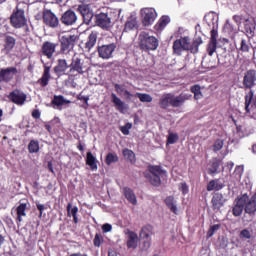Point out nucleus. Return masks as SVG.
<instances>
[{
  "instance_id": "32",
  "label": "nucleus",
  "mask_w": 256,
  "mask_h": 256,
  "mask_svg": "<svg viewBox=\"0 0 256 256\" xmlns=\"http://www.w3.org/2000/svg\"><path fill=\"white\" fill-rule=\"evenodd\" d=\"M203 45V39L201 37H197L193 40L192 45L189 44V50L190 53L193 55H196V53H199V46Z\"/></svg>"
},
{
  "instance_id": "14",
  "label": "nucleus",
  "mask_w": 256,
  "mask_h": 256,
  "mask_svg": "<svg viewBox=\"0 0 256 256\" xmlns=\"http://www.w3.org/2000/svg\"><path fill=\"white\" fill-rule=\"evenodd\" d=\"M245 111L251 113L253 119H256V96L253 97V91L245 96Z\"/></svg>"
},
{
  "instance_id": "7",
  "label": "nucleus",
  "mask_w": 256,
  "mask_h": 256,
  "mask_svg": "<svg viewBox=\"0 0 256 256\" xmlns=\"http://www.w3.org/2000/svg\"><path fill=\"white\" fill-rule=\"evenodd\" d=\"M189 45H191V38L189 36L181 37L173 42V53L178 57L183 55V51H189Z\"/></svg>"
},
{
  "instance_id": "51",
  "label": "nucleus",
  "mask_w": 256,
  "mask_h": 256,
  "mask_svg": "<svg viewBox=\"0 0 256 256\" xmlns=\"http://www.w3.org/2000/svg\"><path fill=\"white\" fill-rule=\"evenodd\" d=\"M240 239H251V232L248 229H243L240 232Z\"/></svg>"
},
{
  "instance_id": "37",
  "label": "nucleus",
  "mask_w": 256,
  "mask_h": 256,
  "mask_svg": "<svg viewBox=\"0 0 256 256\" xmlns=\"http://www.w3.org/2000/svg\"><path fill=\"white\" fill-rule=\"evenodd\" d=\"M219 167H221V161H219V159L213 160L208 170L209 175H215V173H218Z\"/></svg>"
},
{
  "instance_id": "26",
  "label": "nucleus",
  "mask_w": 256,
  "mask_h": 256,
  "mask_svg": "<svg viewBox=\"0 0 256 256\" xmlns=\"http://www.w3.org/2000/svg\"><path fill=\"white\" fill-rule=\"evenodd\" d=\"M78 13L82 15L85 23H90L91 20L93 19V12L87 7L86 5H80L77 8Z\"/></svg>"
},
{
  "instance_id": "45",
  "label": "nucleus",
  "mask_w": 256,
  "mask_h": 256,
  "mask_svg": "<svg viewBox=\"0 0 256 256\" xmlns=\"http://www.w3.org/2000/svg\"><path fill=\"white\" fill-rule=\"evenodd\" d=\"M118 161H119V156L113 153H108L105 159L106 165H111V163H117Z\"/></svg>"
},
{
  "instance_id": "18",
  "label": "nucleus",
  "mask_w": 256,
  "mask_h": 256,
  "mask_svg": "<svg viewBox=\"0 0 256 256\" xmlns=\"http://www.w3.org/2000/svg\"><path fill=\"white\" fill-rule=\"evenodd\" d=\"M69 69H71V64L67 63L66 59H58L53 71L57 77H63V75H67Z\"/></svg>"
},
{
  "instance_id": "58",
  "label": "nucleus",
  "mask_w": 256,
  "mask_h": 256,
  "mask_svg": "<svg viewBox=\"0 0 256 256\" xmlns=\"http://www.w3.org/2000/svg\"><path fill=\"white\" fill-rule=\"evenodd\" d=\"M111 229H113V226H111V224L106 223L102 226L103 233H109Z\"/></svg>"
},
{
  "instance_id": "42",
  "label": "nucleus",
  "mask_w": 256,
  "mask_h": 256,
  "mask_svg": "<svg viewBox=\"0 0 256 256\" xmlns=\"http://www.w3.org/2000/svg\"><path fill=\"white\" fill-rule=\"evenodd\" d=\"M122 155L125 157V159H127L128 161H130L131 163H133V161H135V152H133L130 149L125 148L122 151Z\"/></svg>"
},
{
  "instance_id": "56",
  "label": "nucleus",
  "mask_w": 256,
  "mask_h": 256,
  "mask_svg": "<svg viewBox=\"0 0 256 256\" xmlns=\"http://www.w3.org/2000/svg\"><path fill=\"white\" fill-rule=\"evenodd\" d=\"M233 21L237 23V25H241L243 23V16L241 15H234L233 16Z\"/></svg>"
},
{
  "instance_id": "62",
  "label": "nucleus",
  "mask_w": 256,
  "mask_h": 256,
  "mask_svg": "<svg viewBox=\"0 0 256 256\" xmlns=\"http://www.w3.org/2000/svg\"><path fill=\"white\" fill-rule=\"evenodd\" d=\"M48 170L50 171V173H53V175H55V170L53 169V162L48 161Z\"/></svg>"
},
{
  "instance_id": "44",
  "label": "nucleus",
  "mask_w": 256,
  "mask_h": 256,
  "mask_svg": "<svg viewBox=\"0 0 256 256\" xmlns=\"http://www.w3.org/2000/svg\"><path fill=\"white\" fill-rule=\"evenodd\" d=\"M179 141V134L170 132L167 137V145H175Z\"/></svg>"
},
{
  "instance_id": "60",
  "label": "nucleus",
  "mask_w": 256,
  "mask_h": 256,
  "mask_svg": "<svg viewBox=\"0 0 256 256\" xmlns=\"http://www.w3.org/2000/svg\"><path fill=\"white\" fill-rule=\"evenodd\" d=\"M72 217H77V213H79V208H77L76 206L73 207L70 211Z\"/></svg>"
},
{
  "instance_id": "6",
  "label": "nucleus",
  "mask_w": 256,
  "mask_h": 256,
  "mask_svg": "<svg viewBox=\"0 0 256 256\" xmlns=\"http://www.w3.org/2000/svg\"><path fill=\"white\" fill-rule=\"evenodd\" d=\"M79 40V36L75 34H66L59 38L60 41V52L63 55H67V53H71L75 48V44Z\"/></svg>"
},
{
  "instance_id": "33",
  "label": "nucleus",
  "mask_w": 256,
  "mask_h": 256,
  "mask_svg": "<svg viewBox=\"0 0 256 256\" xmlns=\"http://www.w3.org/2000/svg\"><path fill=\"white\" fill-rule=\"evenodd\" d=\"M86 165H88L92 171H97V158H95L91 152H87L86 154Z\"/></svg>"
},
{
  "instance_id": "31",
  "label": "nucleus",
  "mask_w": 256,
  "mask_h": 256,
  "mask_svg": "<svg viewBox=\"0 0 256 256\" xmlns=\"http://www.w3.org/2000/svg\"><path fill=\"white\" fill-rule=\"evenodd\" d=\"M71 103L70 100L65 99V96L63 95H54L51 104L54 105V107H61L63 105H69Z\"/></svg>"
},
{
  "instance_id": "3",
  "label": "nucleus",
  "mask_w": 256,
  "mask_h": 256,
  "mask_svg": "<svg viewBox=\"0 0 256 256\" xmlns=\"http://www.w3.org/2000/svg\"><path fill=\"white\" fill-rule=\"evenodd\" d=\"M138 46L142 53L157 51L159 49V39L150 35L149 32H141L138 37Z\"/></svg>"
},
{
  "instance_id": "8",
  "label": "nucleus",
  "mask_w": 256,
  "mask_h": 256,
  "mask_svg": "<svg viewBox=\"0 0 256 256\" xmlns=\"http://www.w3.org/2000/svg\"><path fill=\"white\" fill-rule=\"evenodd\" d=\"M3 39V48L2 53L4 55H9L13 49H15V46L17 45V38L11 34V32H6L2 35Z\"/></svg>"
},
{
  "instance_id": "63",
  "label": "nucleus",
  "mask_w": 256,
  "mask_h": 256,
  "mask_svg": "<svg viewBox=\"0 0 256 256\" xmlns=\"http://www.w3.org/2000/svg\"><path fill=\"white\" fill-rule=\"evenodd\" d=\"M77 149L80 151H85V147L83 146V144L81 143V141H79L78 145H77Z\"/></svg>"
},
{
  "instance_id": "36",
  "label": "nucleus",
  "mask_w": 256,
  "mask_h": 256,
  "mask_svg": "<svg viewBox=\"0 0 256 256\" xmlns=\"http://www.w3.org/2000/svg\"><path fill=\"white\" fill-rule=\"evenodd\" d=\"M151 235H153V226L146 225V226L142 227V229L140 231L141 239H149V237H151Z\"/></svg>"
},
{
  "instance_id": "53",
  "label": "nucleus",
  "mask_w": 256,
  "mask_h": 256,
  "mask_svg": "<svg viewBox=\"0 0 256 256\" xmlns=\"http://www.w3.org/2000/svg\"><path fill=\"white\" fill-rule=\"evenodd\" d=\"M210 41L216 42L217 43V37H219V33L217 32V29L213 28L210 32Z\"/></svg>"
},
{
  "instance_id": "46",
  "label": "nucleus",
  "mask_w": 256,
  "mask_h": 256,
  "mask_svg": "<svg viewBox=\"0 0 256 256\" xmlns=\"http://www.w3.org/2000/svg\"><path fill=\"white\" fill-rule=\"evenodd\" d=\"M135 27H137V20H128L126 23H125V26H124V31L127 33L128 31H133V29H135Z\"/></svg>"
},
{
  "instance_id": "10",
  "label": "nucleus",
  "mask_w": 256,
  "mask_h": 256,
  "mask_svg": "<svg viewBox=\"0 0 256 256\" xmlns=\"http://www.w3.org/2000/svg\"><path fill=\"white\" fill-rule=\"evenodd\" d=\"M247 201H249V195L247 193L235 199V205L232 209V215H234V217H241V215H243V209L245 210V203H247Z\"/></svg>"
},
{
  "instance_id": "30",
  "label": "nucleus",
  "mask_w": 256,
  "mask_h": 256,
  "mask_svg": "<svg viewBox=\"0 0 256 256\" xmlns=\"http://www.w3.org/2000/svg\"><path fill=\"white\" fill-rule=\"evenodd\" d=\"M27 204L26 203H21L17 208H16V213H17V218H16V223L19 225L23 221V217H27Z\"/></svg>"
},
{
  "instance_id": "15",
  "label": "nucleus",
  "mask_w": 256,
  "mask_h": 256,
  "mask_svg": "<svg viewBox=\"0 0 256 256\" xmlns=\"http://www.w3.org/2000/svg\"><path fill=\"white\" fill-rule=\"evenodd\" d=\"M256 83V70L250 69L244 73L242 85L244 89H253Z\"/></svg>"
},
{
  "instance_id": "4",
  "label": "nucleus",
  "mask_w": 256,
  "mask_h": 256,
  "mask_svg": "<svg viewBox=\"0 0 256 256\" xmlns=\"http://www.w3.org/2000/svg\"><path fill=\"white\" fill-rule=\"evenodd\" d=\"M147 171L144 172V177L153 187H159L161 185V177L167 174V171L163 170L161 165H148Z\"/></svg>"
},
{
  "instance_id": "12",
  "label": "nucleus",
  "mask_w": 256,
  "mask_h": 256,
  "mask_svg": "<svg viewBox=\"0 0 256 256\" xmlns=\"http://www.w3.org/2000/svg\"><path fill=\"white\" fill-rule=\"evenodd\" d=\"M95 23L104 31H109L113 25L111 24V17L107 13H100L95 15Z\"/></svg>"
},
{
  "instance_id": "54",
  "label": "nucleus",
  "mask_w": 256,
  "mask_h": 256,
  "mask_svg": "<svg viewBox=\"0 0 256 256\" xmlns=\"http://www.w3.org/2000/svg\"><path fill=\"white\" fill-rule=\"evenodd\" d=\"M236 133L240 137H245V126H236Z\"/></svg>"
},
{
  "instance_id": "9",
  "label": "nucleus",
  "mask_w": 256,
  "mask_h": 256,
  "mask_svg": "<svg viewBox=\"0 0 256 256\" xmlns=\"http://www.w3.org/2000/svg\"><path fill=\"white\" fill-rule=\"evenodd\" d=\"M117 49V44L109 43V44H102L97 47L98 56L100 59H112L113 53Z\"/></svg>"
},
{
  "instance_id": "20",
  "label": "nucleus",
  "mask_w": 256,
  "mask_h": 256,
  "mask_svg": "<svg viewBox=\"0 0 256 256\" xmlns=\"http://www.w3.org/2000/svg\"><path fill=\"white\" fill-rule=\"evenodd\" d=\"M17 73L18 70L16 67L3 68L0 70V81L9 83Z\"/></svg>"
},
{
  "instance_id": "48",
  "label": "nucleus",
  "mask_w": 256,
  "mask_h": 256,
  "mask_svg": "<svg viewBox=\"0 0 256 256\" xmlns=\"http://www.w3.org/2000/svg\"><path fill=\"white\" fill-rule=\"evenodd\" d=\"M78 101H83L84 102V109H87V107H89V96H83L81 94H79L77 96Z\"/></svg>"
},
{
  "instance_id": "40",
  "label": "nucleus",
  "mask_w": 256,
  "mask_h": 256,
  "mask_svg": "<svg viewBox=\"0 0 256 256\" xmlns=\"http://www.w3.org/2000/svg\"><path fill=\"white\" fill-rule=\"evenodd\" d=\"M29 153H39V141L31 140L28 144Z\"/></svg>"
},
{
  "instance_id": "13",
  "label": "nucleus",
  "mask_w": 256,
  "mask_h": 256,
  "mask_svg": "<svg viewBox=\"0 0 256 256\" xmlns=\"http://www.w3.org/2000/svg\"><path fill=\"white\" fill-rule=\"evenodd\" d=\"M142 13V23L144 27L151 26L152 23H155L157 19V12L153 8H144L141 10Z\"/></svg>"
},
{
  "instance_id": "25",
  "label": "nucleus",
  "mask_w": 256,
  "mask_h": 256,
  "mask_svg": "<svg viewBox=\"0 0 256 256\" xmlns=\"http://www.w3.org/2000/svg\"><path fill=\"white\" fill-rule=\"evenodd\" d=\"M99 37V32L97 31H92L88 38H87V41L85 43V49L86 51H91L93 49V47H95V45H97V39Z\"/></svg>"
},
{
  "instance_id": "47",
  "label": "nucleus",
  "mask_w": 256,
  "mask_h": 256,
  "mask_svg": "<svg viewBox=\"0 0 256 256\" xmlns=\"http://www.w3.org/2000/svg\"><path fill=\"white\" fill-rule=\"evenodd\" d=\"M223 145H225V141L222 139H217L212 146L214 153L221 151V149H223Z\"/></svg>"
},
{
  "instance_id": "50",
  "label": "nucleus",
  "mask_w": 256,
  "mask_h": 256,
  "mask_svg": "<svg viewBox=\"0 0 256 256\" xmlns=\"http://www.w3.org/2000/svg\"><path fill=\"white\" fill-rule=\"evenodd\" d=\"M179 191H181L184 195L189 193V185L186 182H182L179 184Z\"/></svg>"
},
{
  "instance_id": "17",
  "label": "nucleus",
  "mask_w": 256,
  "mask_h": 256,
  "mask_svg": "<svg viewBox=\"0 0 256 256\" xmlns=\"http://www.w3.org/2000/svg\"><path fill=\"white\" fill-rule=\"evenodd\" d=\"M57 47H59L58 43L45 41L41 46L40 52L44 57H47V59H51L53 55H55V51L57 50Z\"/></svg>"
},
{
  "instance_id": "21",
  "label": "nucleus",
  "mask_w": 256,
  "mask_h": 256,
  "mask_svg": "<svg viewBox=\"0 0 256 256\" xmlns=\"http://www.w3.org/2000/svg\"><path fill=\"white\" fill-rule=\"evenodd\" d=\"M43 74L40 79H38V85L40 87H47L49 85V81H51V66H49L47 63L43 64Z\"/></svg>"
},
{
  "instance_id": "59",
  "label": "nucleus",
  "mask_w": 256,
  "mask_h": 256,
  "mask_svg": "<svg viewBox=\"0 0 256 256\" xmlns=\"http://www.w3.org/2000/svg\"><path fill=\"white\" fill-rule=\"evenodd\" d=\"M36 207L39 211V217H43V211L45 210V205L43 204H36Z\"/></svg>"
},
{
  "instance_id": "57",
  "label": "nucleus",
  "mask_w": 256,
  "mask_h": 256,
  "mask_svg": "<svg viewBox=\"0 0 256 256\" xmlns=\"http://www.w3.org/2000/svg\"><path fill=\"white\" fill-rule=\"evenodd\" d=\"M32 117L33 119H41V111H39V109H34L32 111Z\"/></svg>"
},
{
  "instance_id": "27",
  "label": "nucleus",
  "mask_w": 256,
  "mask_h": 256,
  "mask_svg": "<svg viewBox=\"0 0 256 256\" xmlns=\"http://www.w3.org/2000/svg\"><path fill=\"white\" fill-rule=\"evenodd\" d=\"M111 99L112 103L116 107L117 111H119V113H125V111H127V104H125V102H123L121 98L117 97V94L112 93Z\"/></svg>"
},
{
  "instance_id": "61",
  "label": "nucleus",
  "mask_w": 256,
  "mask_h": 256,
  "mask_svg": "<svg viewBox=\"0 0 256 256\" xmlns=\"http://www.w3.org/2000/svg\"><path fill=\"white\" fill-rule=\"evenodd\" d=\"M235 173L237 174V175H243V167H241V166H236V168H235Z\"/></svg>"
},
{
  "instance_id": "52",
  "label": "nucleus",
  "mask_w": 256,
  "mask_h": 256,
  "mask_svg": "<svg viewBox=\"0 0 256 256\" xmlns=\"http://www.w3.org/2000/svg\"><path fill=\"white\" fill-rule=\"evenodd\" d=\"M103 239V237H101V235L99 234H95L93 243H94V247H101V240Z\"/></svg>"
},
{
  "instance_id": "64",
  "label": "nucleus",
  "mask_w": 256,
  "mask_h": 256,
  "mask_svg": "<svg viewBox=\"0 0 256 256\" xmlns=\"http://www.w3.org/2000/svg\"><path fill=\"white\" fill-rule=\"evenodd\" d=\"M219 41L220 43H223V45H227L229 43V39L227 38H220Z\"/></svg>"
},
{
  "instance_id": "22",
  "label": "nucleus",
  "mask_w": 256,
  "mask_h": 256,
  "mask_svg": "<svg viewBox=\"0 0 256 256\" xmlns=\"http://www.w3.org/2000/svg\"><path fill=\"white\" fill-rule=\"evenodd\" d=\"M9 98L12 103H15L16 105H24L25 101H27V94L19 90H14L10 93Z\"/></svg>"
},
{
  "instance_id": "23",
  "label": "nucleus",
  "mask_w": 256,
  "mask_h": 256,
  "mask_svg": "<svg viewBox=\"0 0 256 256\" xmlns=\"http://www.w3.org/2000/svg\"><path fill=\"white\" fill-rule=\"evenodd\" d=\"M213 211H219L225 205V198L222 193H215L211 199Z\"/></svg>"
},
{
  "instance_id": "39",
  "label": "nucleus",
  "mask_w": 256,
  "mask_h": 256,
  "mask_svg": "<svg viewBox=\"0 0 256 256\" xmlns=\"http://www.w3.org/2000/svg\"><path fill=\"white\" fill-rule=\"evenodd\" d=\"M250 45L251 43H249V40L242 38L240 42L239 51H241L242 53H249V50L251 49Z\"/></svg>"
},
{
  "instance_id": "35",
  "label": "nucleus",
  "mask_w": 256,
  "mask_h": 256,
  "mask_svg": "<svg viewBox=\"0 0 256 256\" xmlns=\"http://www.w3.org/2000/svg\"><path fill=\"white\" fill-rule=\"evenodd\" d=\"M164 203L172 213L177 215V205H175V197L167 196L164 200Z\"/></svg>"
},
{
  "instance_id": "28",
  "label": "nucleus",
  "mask_w": 256,
  "mask_h": 256,
  "mask_svg": "<svg viewBox=\"0 0 256 256\" xmlns=\"http://www.w3.org/2000/svg\"><path fill=\"white\" fill-rule=\"evenodd\" d=\"M225 187V182L221 179H214L211 180L208 184H207V191H221V189H223Z\"/></svg>"
},
{
  "instance_id": "5",
  "label": "nucleus",
  "mask_w": 256,
  "mask_h": 256,
  "mask_svg": "<svg viewBox=\"0 0 256 256\" xmlns=\"http://www.w3.org/2000/svg\"><path fill=\"white\" fill-rule=\"evenodd\" d=\"M10 25L14 29H23L27 27V17L25 16V9L16 6V9L13 10L10 16Z\"/></svg>"
},
{
  "instance_id": "41",
  "label": "nucleus",
  "mask_w": 256,
  "mask_h": 256,
  "mask_svg": "<svg viewBox=\"0 0 256 256\" xmlns=\"http://www.w3.org/2000/svg\"><path fill=\"white\" fill-rule=\"evenodd\" d=\"M136 97H138L141 103H151L153 101V97L147 93H136Z\"/></svg>"
},
{
  "instance_id": "19",
  "label": "nucleus",
  "mask_w": 256,
  "mask_h": 256,
  "mask_svg": "<svg viewBox=\"0 0 256 256\" xmlns=\"http://www.w3.org/2000/svg\"><path fill=\"white\" fill-rule=\"evenodd\" d=\"M125 235L127 237L126 247L128 249H136L139 245V235L130 229L125 230Z\"/></svg>"
},
{
  "instance_id": "49",
  "label": "nucleus",
  "mask_w": 256,
  "mask_h": 256,
  "mask_svg": "<svg viewBox=\"0 0 256 256\" xmlns=\"http://www.w3.org/2000/svg\"><path fill=\"white\" fill-rule=\"evenodd\" d=\"M131 127H133V124L126 123L124 126L120 127V131L123 135H129V129H131Z\"/></svg>"
},
{
  "instance_id": "1",
  "label": "nucleus",
  "mask_w": 256,
  "mask_h": 256,
  "mask_svg": "<svg viewBox=\"0 0 256 256\" xmlns=\"http://www.w3.org/2000/svg\"><path fill=\"white\" fill-rule=\"evenodd\" d=\"M192 95L187 93H181L178 96H175L173 93H167L162 95L159 99V105L161 109H169V107H173L177 109L179 107H183L185 105V101H189Z\"/></svg>"
},
{
  "instance_id": "43",
  "label": "nucleus",
  "mask_w": 256,
  "mask_h": 256,
  "mask_svg": "<svg viewBox=\"0 0 256 256\" xmlns=\"http://www.w3.org/2000/svg\"><path fill=\"white\" fill-rule=\"evenodd\" d=\"M215 51H217V42H213L210 40L207 45V53L209 57H213V55L215 54Z\"/></svg>"
},
{
  "instance_id": "34",
  "label": "nucleus",
  "mask_w": 256,
  "mask_h": 256,
  "mask_svg": "<svg viewBox=\"0 0 256 256\" xmlns=\"http://www.w3.org/2000/svg\"><path fill=\"white\" fill-rule=\"evenodd\" d=\"M124 195L129 203L132 205H137V196H135V192H133L131 188L125 187Z\"/></svg>"
},
{
  "instance_id": "2",
  "label": "nucleus",
  "mask_w": 256,
  "mask_h": 256,
  "mask_svg": "<svg viewBox=\"0 0 256 256\" xmlns=\"http://www.w3.org/2000/svg\"><path fill=\"white\" fill-rule=\"evenodd\" d=\"M85 73H89V62L81 55H74L71 59L70 69L66 75L69 79H77V77H81Z\"/></svg>"
},
{
  "instance_id": "24",
  "label": "nucleus",
  "mask_w": 256,
  "mask_h": 256,
  "mask_svg": "<svg viewBox=\"0 0 256 256\" xmlns=\"http://www.w3.org/2000/svg\"><path fill=\"white\" fill-rule=\"evenodd\" d=\"M244 211L248 215H255L256 213V193L249 198L248 196V201L244 204Z\"/></svg>"
},
{
  "instance_id": "38",
  "label": "nucleus",
  "mask_w": 256,
  "mask_h": 256,
  "mask_svg": "<svg viewBox=\"0 0 256 256\" xmlns=\"http://www.w3.org/2000/svg\"><path fill=\"white\" fill-rule=\"evenodd\" d=\"M191 93L194 94V99L199 101V99H203V93L201 92V86L194 85L190 88Z\"/></svg>"
},
{
  "instance_id": "16",
  "label": "nucleus",
  "mask_w": 256,
  "mask_h": 256,
  "mask_svg": "<svg viewBox=\"0 0 256 256\" xmlns=\"http://www.w3.org/2000/svg\"><path fill=\"white\" fill-rule=\"evenodd\" d=\"M60 21L65 27H73L77 23V14L75 11L69 9L62 14Z\"/></svg>"
},
{
  "instance_id": "29",
  "label": "nucleus",
  "mask_w": 256,
  "mask_h": 256,
  "mask_svg": "<svg viewBox=\"0 0 256 256\" xmlns=\"http://www.w3.org/2000/svg\"><path fill=\"white\" fill-rule=\"evenodd\" d=\"M171 23V18L167 15L162 16L158 22L154 25V29L157 31V33H161Z\"/></svg>"
},
{
  "instance_id": "11",
  "label": "nucleus",
  "mask_w": 256,
  "mask_h": 256,
  "mask_svg": "<svg viewBox=\"0 0 256 256\" xmlns=\"http://www.w3.org/2000/svg\"><path fill=\"white\" fill-rule=\"evenodd\" d=\"M42 19L44 25H47V27H51L52 29H57V27H59V18L50 9H45L43 11Z\"/></svg>"
},
{
  "instance_id": "55",
  "label": "nucleus",
  "mask_w": 256,
  "mask_h": 256,
  "mask_svg": "<svg viewBox=\"0 0 256 256\" xmlns=\"http://www.w3.org/2000/svg\"><path fill=\"white\" fill-rule=\"evenodd\" d=\"M219 227H220L219 224H215V225L211 226L209 231H208V237H213V235L215 234L217 229H219Z\"/></svg>"
}]
</instances>
